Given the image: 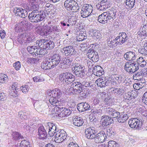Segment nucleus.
<instances>
[{
	"label": "nucleus",
	"instance_id": "nucleus-19",
	"mask_svg": "<svg viewBox=\"0 0 147 147\" xmlns=\"http://www.w3.org/2000/svg\"><path fill=\"white\" fill-rule=\"evenodd\" d=\"M62 58L61 55L59 54H55L52 57L51 60L49 59L53 68H54L58 64H59L61 62Z\"/></svg>",
	"mask_w": 147,
	"mask_h": 147
},
{
	"label": "nucleus",
	"instance_id": "nucleus-22",
	"mask_svg": "<svg viewBox=\"0 0 147 147\" xmlns=\"http://www.w3.org/2000/svg\"><path fill=\"white\" fill-rule=\"evenodd\" d=\"M100 124L103 127H107L113 122L111 117L106 115L102 116L100 120Z\"/></svg>",
	"mask_w": 147,
	"mask_h": 147
},
{
	"label": "nucleus",
	"instance_id": "nucleus-31",
	"mask_svg": "<svg viewBox=\"0 0 147 147\" xmlns=\"http://www.w3.org/2000/svg\"><path fill=\"white\" fill-rule=\"evenodd\" d=\"M41 67L44 70H46L53 68L50 61L46 59L41 63Z\"/></svg>",
	"mask_w": 147,
	"mask_h": 147
},
{
	"label": "nucleus",
	"instance_id": "nucleus-63",
	"mask_svg": "<svg viewBox=\"0 0 147 147\" xmlns=\"http://www.w3.org/2000/svg\"><path fill=\"white\" fill-rule=\"evenodd\" d=\"M23 7L26 10V9L30 11H32V8L30 3L29 4H24Z\"/></svg>",
	"mask_w": 147,
	"mask_h": 147
},
{
	"label": "nucleus",
	"instance_id": "nucleus-6",
	"mask_svg": "<svg viewBox=\"0 0 147 147\" xmlns=\"http://www.w3.org/2000/svg\"><path fill=\"white\" fill-rule=\"evenodd\" d=\"M65 101L64 104L61 105H57L54 107V110L58 113V116L60 117H67L71 113L72 111L71 107L66 108L64 107L65 105Z\"/></svg>",
	"mask_w": 147,
	"mask_h": 147
},
{
	"label": "nucleus",
	"instance_id": "nucleus-23",
	"mask_svg": "<svg viewBox=\"0 0 147 147\" xmlns=\"http://www.w3.org/2000/svg\"><path fill=\"white\" fill-rule=\"evenodd\" d=\"M86 137L88 139H93L95 137L96 131L93 127H89L86 128L85 131Z\"/></svg>",
	"mask_w": 147,
	"mask_h": 147
},
{
	"label": "nucleus",
	"instance_id": "nucleus-50",
	"mask_svg": "<svg viewBox=\"0 0 147 147\" xmlns=\"http://www.w3.org/2000/svg\"><path fill=\"white\" fill-rule=\"evenodd\" d=\"M135 97L134 95V94H131L129 95L128 94V96L127 98L125 99V101L128 104L131 103V102L133 101L135 98Z\"/></svg>",
	"mask_w": 147,
	"mask_h": 147
},
{
	"label": "nucleus",
	"instance_id": "nucleus-36",
	"mask_svg": "<svg viewBox=\"0 0 147 147\" xmlns=\"http://www.w3.org/2000/svg\"><path fill=\"white\" fill-rule=\"evenodd\" d=\"M106 135L111 138L114 137V135L116 134V132L114 129L112 127L107 128L106 129Z\"/></svg>",
	"mask_w": 147,
	"mask_h": 147
},
{
	"label": "nucleus",
	"instance_id": "nucleus-58",
	"mask_svg": "<svg viewBox=\"0 0 147 147\" xmlns=\"http://www.w3.org/2000/svg\"><path fill=\"white\" fill-rule=\"evenodd\" d=\"M20 89L23 92L26 94L28 91L29 87L28 85H26L24 86H22L20 88Z\"/></svg>",
	"mask_w": 147,
	"mask_h": 147
},
{
	"label": "nucleus",
	"instance_id": "nucleus-32",
	"mask_svg": "<svg viewBox=\"0 0 147 147\" xmlns=\"http://www.w3.org/2000/svg\"><path fill=\"white\" fill-rule=\"evenodd\" d=\"M138 34L139 35L141 36H147V25H144L143 26H141L140 29V31L138 32Z\"/></svg>",
	"mask_w": 147,
	"mask_h": 147
},
{
	"label": "nucleus",
	"instance_id": "nucleus-27",
	"mask_svg": "<svg viewBox=\"0 0 147 147\" xmlns=\"http://www.w3.org/2000/svg\"><path fill=\"white\" fill-rule=\"evenodd\" d=\"M92 71L94 74L97 76L100 77L104 74V70L100 65L94 66Z\"/></svg>",
	"mask_w": 147,
	"mask_h": 147
},
{
	"label": "nucleus",
	"instance_id": "nucleus-14",
	"mask_svg": "<svg viewBox=\"0 0 147 147\" xmlns=\"http://www.w3.org/2000/svg\"><path fill=\"white\" fill-rule=\"evenodd\" d=\"M45 127L48 131V135L51 137L53 136L59 129L57 124L53 123H48L46 125Z\"/></svg>",
	"mask_w": 147,
	"mask_h": 147
},
{
	"label": "nucleus",
	"instance_id": "nucleus-25",
	"mask_svg": "<svg viewBox=\"0 0 147 147\" xmlns=\"http://www.w3.org/2000/svg\"><path fill=\"white\" fill-rule=\"evenodd\" d=\"M109 3L107 0H102L100 3L97 4L96 7L97 9L100 11H105L109 7Z\"/></svg>",
	"mask_w": 147,
	"mask_h": 147
},
{
	"label": "nucleus",
	"instance_id": "nucleus-10",
	"mask_svg": "<svg viewBox=\"0 0 147 147\" xmlns=\"http://www.w3.org/2000/svg\"><path fill=\"white\" fill-rule=\"evenodd\" d=\"M71 87L68 90V93L70 95L78 94L80 91L82 90L83 87L82 84L80 82H75L71 85Z\"/></svg>",
	"mask_w": 147,
	"mask_h": 147
},
{
	"label": "nucleus",
	"instance_id": "nucleus-29",
	"mask_svg": "<svg viewBox=\"0 0 147 147\" xmlns=\"http://www.w3.org/2000/svg\"><path fill=\"white\" fill-rule=\"evenodd\" d=\"M73 124L76 126L79 127L82 126L84 123L83 119L80 117L77 116L73 118Z\"/></svg>",
	"mask_w": 147,
	"mask_h": 147
},
{
	"label": "nucleus",
	"instance_id": "nucleus-52",
	"mask_svg": "<svg viewBox=\"0 0 147 147\" xmlns=\"http://www.w3.org/2000/svg\"><path fill=\"white\" fill-rule=\"evenodd\" d=\"M17 90L12 89V90H11L9 92V94L11 96H12L13 97H16V96H18L19 94L18 93Z\"/></svg>",
	"mask_w": 147,
	"mask_h": 147
},
{
	"label": "nucleus",
	"instance_id": "nucleus-37",
	"mask_svg": "<svg viewBox=\"0 0 147 147\" xmlns=\"http://www.w3.org/2000/svg\"><path fill=\"white\" fill-rule=\"evenodd\" d=\"M107 13L106 15L108 18H109V22L113 21L115 18V16L116 14L115 12L113 11H109L105 12Z\"/></svg>",
	"mask_w": 147,
	"mask_h": 147
},
{
	"label": "nucleus",
	"instance_id": "nucleus-46",
	"mask_svg": "<svg viewBox=\"0 0 147 147\" xmlns=\"http://www.w3.org/2000/svg\"><path fill=\"white\" fill-rule=\"evenodd\" d=\"M120 90V89L115 88H111L110 89V91L111 93L117 96L121 94V92Z\"/></svg>",
	"mask_w": 147,
	"mask_h": 147
},
{
	"label": "nucleus",
	"instance_id": "nucleus-1",
	"mask_svg": "<svg viewBox=\"0 0 147 147\" xmlns=\"http://www.w3.org/2000/svg\"><path fill=\"white\" fill-rule=\"evenodd\" d=\"M61 51L66 57L62 59L59 64V67L62 69L68 68L72 65L73 61L75 59L76 52L74 48L71 46L63 47Z\"/></svg>",
	"mask_w": 147,
	"mask_h": 147
},
{
	"label": "nucleus",
	"instance_id": "nucleus-62",
	"mask_svg": "<svg viewBox=\"0 0 147 147\" xmlns=\"http://www.w3.org/2000/svg\"><path fill=\"white\" fill-rule=\"evenodd\" d=\"M33 79L35 82H40L43 81L44 79L43 78H41L40 77L38 76H35L33 78Z\"/></svg>",
	"mask_w": 147,
	"mask_h": 147
},
{
	"label": "nucleus",
	"instance_id": "nucleus-20",
	"mask_svg": "<svg viewBox=\"0 0 147 147\" xmlns=\"http://www.w3.org/2000/svg\"><path fill=\"white\" fill-rule=\"evenodd\" d=\"M95 83L98 87L103 88L109 86L110 81L106 78L101 77L96 81Z\"/></svg>",
	"mask_w": 147,
	"mask_h": 147
},
{
	"label": "nucleus",
	"instance_id": "nucleus-51",
	"mask_svg": "<svg viewBox=\"0 0 147 147\" xmlns=\"http://www.w3.org/2000/svg\"><path fill=\"white\" fill-rule=\"evenodd\" d=\"M87 38V36L86 33L80 34L78 37V40L79 41L84 40Z\"/></svg>",
	"mask_w": 147,
	"mask_h": 147
},
{
	"label": "nucleus",
	"instance_id": "nucleus-5",
	"mask_svg": "<svg viewBox=\"0 0 147 147\" xmlns=\"http://www.w3.org/2000/svg\"><path fill=\"white\" fill-rule=\"evenodd\" d=\"M21 44L29 45L30 44L36 40L35 37L32 33L24 32L19 35L17 39Z\"/></svg>",
	"mask_w": 147,
	"mask_h": 147
},
{
	"label": "nucleus",
	"instance_id": "nucleus-18",
	"mask_svg": "<svg viewBox=\"0 0 147 147\" xmlns=\"http://www.w3.org/2000/svg\"><path fill=\"white\" fill-rule=\"evenodd\" d=\"M13 13L16 16L25 18L27 16L28 13L26 10L22 7H15L13 8Z\"/></svg>",
	"mask_w": 147,
	"mask_h": 147
},
{
	"label": "nucleus",
	"instance_id": "nucleus-8",
	"mask_svg": "<svg viewBox=\"0 0 147 147\" xmlns=\"http://www.w3.org/2000/svg\"><path fill=\"white\" fill-rule=\"evenodd\" d=\"M84 66L79 63H75L74 65L71 67V70L73 73L76 77L82 78L85 75Z\"/></svg>",
	"mask_w": 147,
	"mask_h": 147
},
{
	"label": "nucleus",
	"instance_id": "nucleus-48",
	"mask_svg": "<svg viewBox=\"0 0 147 147\" xmlns=\"http://www.w3.org/2000/svg\"><path fill=\"white\" fill-rule=\"evenodd\" d=\"M19 117L22 119H26L29 118V115L28 113L26 112H20L19 113Z\"/></svg>",
	"mask_w": 147,
	"mask_h": 147
},
{
	"label": "nucleus",
	"instance_id": "nucleus-35",
	"mask_svg": "<svg viewBox=\"0 0 147 147\" xmlns=\"http://www.w3.org/2000/svg\"><path fill=\"white\" fill-rule=\"evenodd\" d=\"M144 74L143 72L140 71L134 74L133 76V79L134 80H141L142 78L144 77Z\"/></svg>",
	"mask_w": 147,
	"mask_h": 147
},
{
	"label": "nucleus",
	"instance_id": "nucleus-54",
	"mask_svg": "<svg viewBox=\"0 0 147 147\" xmlns=\"http://www.w3.org/2000/svg\"><path fill=\"white\" fill-rule=\"evenodd\" d=\"M36 1H30V5L32 8V10H37L39 7V5L38 4Z\"/></svg>",
	"mask_w": 147,
	"mask_h": 147
},
{
	"label": "nucleus",
	"instance_id": "nucleus-53",
	"mask_svg": "<svg viewBox=\"0 0 147 147\" xmlns=\"http://www.w3.org/2000/svg\"><path fill=\"white\" fill-rule=\"evenodd\" d=\"M7 76L4 74H0V82L3 83H5L7 79Z\"/></svg>",
	"mask_w": 147,
	"mask_h": 147
},
{
	"label": "nucleus",
	"instance_id": "nucleus-7",
	"mask_svg": "<svg viewBox=\"0 0 147 147\" xmlns=\"http://www.w3.org/2000/svg\"><path fill=\"white\" fill-rule=\"evenodd\" d=\"M64 6L66 10L72 12H77L80 9L78 4L74 0H66L64 2Z\"/></svg>",
	"mask_w": 147,
	"mask_h": 147
},
{
	"label": "nucleus",
	"instance_id": "nucleus-38",
	"mask_svg": "<svg viewBox=\"0 0 147 147\" xmlns=\"http://www.w3.org/2000/svg\"><path fill=\"white\" fill-rule=\"evenodd\" d=\"M88 55L89 57L91 58V60L94 62H96L99 60V56L97 52H96L88 54Z\"/></svg>",
	"mask_w": 147,
	"mask_h": 147
},
{
	"label": "nucleus",
	"instance_id": "nucleus-40",
	"mask_svg": "<svg viewBox=\"0 0 147 147\" xmlns=\"http://www.w3.org/2000/svg\"><path fill=\"white\" fill-rule=\"evenodd\" d=\"M132 61H128L126 62L124 66V69L125 71L127 72L129 74H131V64Z\"/></svg>",
	"mask_w": 147,
	"mask_h": 147
},
{
	"label": "nucleus",
	"instance_id": "nucleus-42",
	"mask_svg": "<svg viewBox=\"0 0 147 147\" xmlns=\"http://www.w3.org/2000/svg\"><path fill=\"white\" fill-rule=\"evenodd\" d=\"M131 74L134 73L137 71L139 69L138 64L135 61L132 62L131 63Z\"/></svg>",
	"mask_w": 147,
	"mask_h": 147
},
{
	"label": "nucleus",
	"instance_id": "nucleus-60",
	"mask_svg": "<svg viewBox=\"0 0 147 147\" xmlns=\"http://www.w3.org/2000/svg\"><path fill=\"white\" fill-rule=\"evenodd\" d=\"M119 79V77H117V78L115 77L113 79H111V80L109 81H110V84L111 83V84L114 85H116L117 84V82Z\"/></svg>",
	"mask_w": 147,
	"mask_h": 147
},
{
	"label": "nucleus",
	"instance_id": "nucleus-56",
	"mask_svg": "<svg viewBox=\"0 0 147 147\" xmlns=\"http://www.w3.org/2000/svg\"><path fill=\"white\" fill-rule=\"evenodd\" d=\"M102 112V110L99 109H95L94 110L92 113L95 116H96L97 117L98 116L101 114Z\"/></svg>",
	"mask_w": 147,
	"mask_h": 147
},
{
	"label": "nucleus",
	"instance_id": "nucleus-45",
	"mask_svg": "<svg viewBox=\"0 0 147 147\" xmlns=\"http://www.w3.org/2000/svg\"><path fill=\"white\" fill-rule=\"evenodd\" d=\"M20 147H31L28 140H22L20 143Z\"/></svg>",
	"mask_w": 147,
	"mask_h": 147
},
{
	"label": "nucleus",
	"instance_id": "nucleus-11",
	"mask_svg": "<svg viewBox=\"0 0 147 147\" xmlns=\"http://www.w3.org/2000/svg\"><path fill=\"white\" fill-rule=\"evenodd\" d=\"M143 121L140 119L134 118L130 120L128 123L131 128L137 130H141L144 127Z\"/></svg>",
	"mask_w": 147,
	"mask_h": 147
},
{
	"label": "nucleus",
	"instance_id": "nucleus-64",
	"mask_svg": "<svg viewBox=\"0 0 147 147\" xmlns=\"http://www.w3.org/2000/svg\"><path fill=\"white\" fill-rule=\"evenodd\" d=\"M142 101L145 104H147V91L144 94L142 98Z\"/></svg>",
	"mask_w": 147,
	"mask_h": 147
},
{
	"label": "nucleus",
	"instance_id": "nucleus-47",
	"mask_svg": "<svg viewBox=\"0 0 147 147\" xmlns=\"http://www.w3.org/2000/svg\"><path fill=\"white\" fill-rule=\"evenodd\" d=\"M107 147H119V144L116 142L110 140L108 143Z\"/></svg>",
	"mask_w": 147,
	"mask_h": 147
},
{
	"label": "nucleus",
	"instance_id": "nucleus-2",
	"mask_svg": "<svg viewBox=\"0 0 147 147\" xmlns=\"http://www.w3.org/2000/svg\"><path fill=\"white\" fill-rule=\"evenodd\" d=\"M50 96H51L49 100L50 103L55 107L57 105L64 104V100H61L60 98L62 95L61 90L59 89L56 88L51 91Z\"/></svg>",
	"mask_w": 147,
	"mask_h": 147
},
{
	"label": "nucleus",
	"instance_id": "nucleus-21",
	"mask_svg": "<svg viewBox=\"0 0 147 147\" xmlns=\"http://www.w3.org/2000/svg\"><path fill=\"white\" fill-rule=\"evenodd\" d=\"M95 137L93 138L94 142L96 143L103 142L107 138L105 132L103 131L99 132L98 133L95 134Z\"/></svg>",
	"mask_w": 147,
	"mask_h": 147
},
{
	"label": "nucleus",
	"instance_id": "nucleus-49",
	"mask_svg": "<svg viewBox=\"0 0 147 147\" xmlns=\"http://www.w3.org/2000/svg\"><path fill=\"white\" fill-rule=\"evenodd\" d=\"M117 37H119L120 38L121 37V40H123L124 43L127 40L128 38L126 33L124 32L119 33V36Z\"/></svg>",
	"mask_w": 147,
	"mask_h": 147
},
{
	"label": "nucleus",
	"instance_id": "nucleus-17",
	"mask_svg": "<svg viewBox=\"0 0 147 147\" xmlns=\"http://www.w3.org/2000/svg\"><path fill=\"white\" fill-rule=\"evenodd\" d=\"M51 32L50 29L47 26L38 27L36 29V33L42 36L49 34Z\"/></svg>",
	"mask_w": 147,
	"mask_h": 147
},
{
	"label": "nucleus",
	"instance_id": "nucleus-55",
	"mask_svg": "<svg viewBox=\"0 0 147 147\" xmlns=\"http://www.w3.org/2000/svg\"><path fill=\"white\" fill-rule=\"evenodd\" d=\"M13 66L17 71L20 70L21 67V63L19 61H17L13 63Z\"/></svg>",
	"mask_w": 147,
	"mask_h": 147
},
{
	"label": "nucleus",
	"instance_id": "nucleus-44",
	"mask_svg": "<svg viewBox=\"0 0 147 147\" xmlns=\"http://www.w3.org/2000/svg\"><path fill=\"white\" fill-rule=\"evenodd\" d=\"M137 63L138 64V66L143 67L146 65L147 63L143 57H140L138 58Z\"/></svg>",
	"mask_w": 147,
	"mask_h": 147
},
{
	"label": "nucleus",
	"instance_id": "nucleus-24",
	"mask_svg": "<svg viewBox=\"0 0 147 147\" xmlns=\"http://www.w3.org/2000/svg\"><path fill=\"white\" fill-rule=\"evenodd\" d=\"M77 109L79 112H82L91 109V107L88 103L82 102L78 105Z\"/></svg>",
	"mask_w": 147,
	"mask_h": 147
},
{
	"label": "nucleus",
	"instance_id": "nucleus-57",
	"mask_svg": "<svg viewBox=\"0 0 147 147\" xmlns=\"http://www.w3.org/2000/svg\"><path fill=\"white\" fill-rule=\"evenodd\" d=\"M14 29L16 32H17L24 31V30H22V28L21 27V26L19 25V23L16 25Z\"/></svg>",
	"mask_w": 147,
	"mask_h": 147
},
{
	"label": "nucleus",
	"instance_id": "nucleus-13",
	"mask_svg": "<svg viewBox=\"0 0 147 147\" xmlns=\"http://www.w3.org/2000/svg\"><path fill=\"white\" fill-rule=\"evenodd\" d=\"M93 8L91 5L86 4L83 5L81 8L80 14L83 18H87L91 15Z\"/></svg>",
	"mask_w": 147,
	"mask_h": 147
},
{
	"label": "nucleus",
	"instance_id": "nucleus-30",
	"mask_svg": "<svg viewBox=\"0 0 147 147\" xmlns=\"http://www.w3.org/2000/svg\"><path fill=\"white\" fill-rule=\"evenodd\" d=\"M12 139L16 142H20V139L24 138L23 136L20 133L16 131H13L12 134Z\"/></svg>",
	"mask_w": 147,
	"mask_h": 147
},
{
	"label": "nucleus",
	"instance_id": "nucleus-3",
	"mask_svg": "<svg viewBox=\"0 0 147 147\" xmlns=\"http://www.w3.org/2000/svg\"><path fill=\"white\" fill-rule=\"evenodd\" d=\"M107 113L109 115L113 118H116L118 122L120 123H123L128 119L127 115L126 114H123L113 108H108L106 110Z\"/></svg>",
	"mask_w": 147,
	"mask_h": 147
},
{
	"label": "nucleus",
	"instance_id": "nucleus-26",
	"mask_svg": "<svg viewBox=\"0 0 147 147\" xmlns=\"http://www.w3.org/2000/svg\"><path fill=\"white\" fill-rule=\"evenodd\" d=\"M136 56L135 52L132 51L127 52L123 55V58L129 61H134L136 59Z\"/></svg>",
	"mask_w": 147,
	"mask_h": 147
},
{
	"label": "nucleus",
	"instance_id": "nucleus-34",
	"mask_svg": "<svg viewBox=\"0 0 147 147\" xmlns=\"http://www.w3.org/2000/svg\"><path fill=\"white\" fill-rule=\"evenodd\" d=\"M93 105H98L100 107H102V105L103 104L102 99L98 97H94L93 98Z\"/></svg>",
	"mask_w": 147,
	"mask_h": 147
},
{
	"label": "nucleus",
	"instance_id": "nucleus-39",
	"mask_svg": "<svg viewBox=\"0 0 147 147\" xmlns=\"http://www.w3.org/2000/svg\"><path fill=\"white\" fill-rule=\"evenodd\" d=\"M78 94H79L80 96L82 97V98H86L88 95L90 93V90L87 89H84L80 91Z\"/></svg>",
	"mask_w": 147,
	"mask_h": 147
},
{
	"label": "nucleus",
	"instance_id": "nucleus-59",
	"mask_svg": "<svg viewBox=\"0 0 147 147\" xmlns=\"http://www.w3.org/2000/svg\"><path fill=\"white\" fill-rule=\"evenodd\" d=\"M36 48V46H29L27 48V50L30 53L32 54L34 53V49Z\"/></svg>",
	"mask_w": 147,
	"mask_h": 147
},
{
	"label": "nucleus",
	"instance_id": "nucleus-28",
	"mask_svg": "<svg viewBox=\"0 0 147 147\" xmlns=\"http://www.w3.org/2000/svg\"><path fill=\"white\" fill-rule=\"evenodd\" d=\"M107 14V13L104 12L100 15L98 17V21L102 24H105L109 22V19L107 18L106 15Z\"/></svg>",
	"mask_w": 147,
	"mask_h": 147
},
{
	"label": "nucleus",
	"instance_id": "nucleus-9",
	"mask_svg": "<svg viewBox=\"0 0 147 147\" xmlns=\"http://www.w3.org/2000/svg\"><path fill=\"white\" fill-rule=\"evenodd\" d=\"M59 79L62 83L68 84L74 80V76L69 72H64L59 75Z\"/></svg>",
	"mask_w": 147,
	"mask_h": 147
},
{
	"label": "nucleus",
	"instance_id": "nucleus-61",
	"mask_svg": "<svg viewBox=\"0 0 147 147\" xmlns=\"http://www.w3.org/2000/svg\"><path fill=\"white\" fill-rule=\"evenodd\" d=\"M143 86H144V85L142 86V83H140V82L134 84L133 85V87L135 89H136V90H139Z\"/></svg>",
	"mask_w": 147,
	"mask_h": 147
},
{
	"label": "nucleus",
	"instance_id": "nucleus-43",
	"mask_svg": "<svg viewBox=\"0 0 147 147\" xmlns=\"http://www.w3.org/2000/svg\"><path fill=\"white\" fill-rule=\"evenodd\" d=\"M77 21V18L76 16H71L68 19L67 22L70 25L73 26L75 25Z\"/></svg>",
	"mask_w": 147,
	"mask_h": 147
},
{
	"label": "nucleus",
	"instance_id": "nucleus-4",
	"mask_svg": "<svg viewBox=\"0 0 147 147\" xmlns=\"http://www.w3.org/2000/svg\"><path fill=\"white\" fill-rule=\"evenodd\" d=\"M28 17L30 21L37 23L44 20L46 15L44 11L39 12L37 10H34L29 13Z\"/></svg>",
	"mask_w": 147,
	"mask_h": 147
},
{
	"label": "nucleus",
	"instance_id": "nucleus-12",
	"mask_svg": "<svg viewBox=\"0 0 147 147\" xmlns=\"http://www.w3.org/2000/svg\"><path fill=\"white\" fill-rule=\"evenodd\" d=\"M38 46L41 48H43L45 49H51L55 46L54 42L50 39H41L38 40Z\"/></svg>",
	"mask_w": 147,
	"mask_h": 147
},
{
	"label": "nucleus",
	"instance_id": "nucleus-16",
	"mask_svg": "<svg viewBox=\"0 0 147 147\" xmlns=\"http://www.w3.org/2000/svg\"><path fill=\"white\" fill-rule=\"evenodd\" d=\"M37 131V136L39 139L44 140L47 138V130L42 125L38 127Z\"/></svg>",
	"mask_w": 147,
	"mask_h": 147
},
{
	"label": "nucleus",
	"instance_id": "nucleus-41",
	"mask_svg": "<svg viewBox=\"0 0 147 147\" xmlns=\"http://www.w3.org/2000/svg\"><path fill=\"white\" fill-rule=\"evenodd\" d=\"M19 24V25L22 28V30H24V31H25L27 30V28L28 26V21L25 20H22Z\"/></svg>",
	"mask_w": 147,
	"mask_h": 147
},
{
	"label": "nucleus",
	"instance_id": "nucleus-33",
	"mask_svg": "<svg viewBox=\"0 0 147 147\" xmlns=\"http://www.w3.org/2000/svg\"><path fill=\"white\" fill-rule=\"evenodd\" d=\"M135 2V0H126V7L129 9H131L134 6Z\"/></svg>",
	"mask_w": 147,
	"mask_h": 147
},
{
	"label": "nucleus",
	"instance_id": "nucleus-15",
	"mask_svg": "<svg viewBox=\"0 0 147 147\" xmlns=\"http://www.w3.org/2000/svg\"><path fill=\"white\" fill-rule=\"evenodd\" d=\"M67 137V134L65 131L63 130L59 129L55 134V142L59 143L65 140Z\"/></svg>",
	"mask_w": 147,
	"mask_h": 147
}]
</instances>
